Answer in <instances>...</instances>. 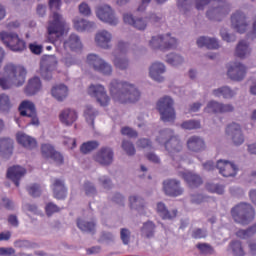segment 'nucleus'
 Wrapping results in <instances>:
<instances>
[{
  "mask_svg": "<svg viewBox=\"0 0 256 256\" xmlns=\"http://www.w3.org/2000/svg\"><path fill=\"white\" fill-rule=\"evenodd\" d=\"M109 91L115 103H137L141 98V92L129 82L112 80L109 85Z\"/></svg>",
  "mask_w": 256,
  "mask_h": 256,
  "instance_id": "f257e3e1",
  "label": "nucleus"
},
{
  "mask_svg": "<svg viewBox=\"0 0 256 256\" xmlns=\"http://www.w3.org/2000/svg\"><path fill=\"white\" fill-rule=\"evenodd\" d=\"M27 77V69L21 65L8 63L0 74V87L3 91H9L13 87H22Z\"/></svg>",
  "mask_w": 256,
  "mask_h": 256,
  "instance_id": "f03ea898",
  "label": "nucleus"
},
{
  "mask_svg": "<svg viewBox=\"0 0 256 256\" xmlns=\"http://www.w3.org/2000/svg\"><path fill=\"white\" fill-rule=\"evenodd\" d=\"M66 33H69V26L63 16L59 13L54 12L49 19L47 26V39L50 43L55 45L57 51H59V40Z\"/></svg>",
  "mask_w": 256,
  "mask_h": 256,
  "instance_id": "7ed1b4c3",
  "label": "nucleus"
},
{
  "mask_svg": "<svg viewBox=\"0 0 256 256\" xmlns=\"http://www.w3.org/2000/svg\"><path fill=\"white\" fill-rule=\"evenodd\" d=\"M156 141L160 145H164L169 153H179V150L182 149L181 141H179L177 136H173V130L171 129L160 131L156 137Z\"/></svg>",
  "mask_w": 256,
  "mask_h": 256,
  "instance_id": "20e7f679",
  "label": "nucleus"
},
{
  "mask_svg": "<svg viewBox=\"0 0 256 256\" xmlns=\"http://www.w3.org/2000/svg\"><path fill=\"white\" fill-rule=\"evenodd\" d=\"M231 215L236 223L247 225L249 221H253L255 218V210L251 204L240 203L232 208Z\"/></svg>",
  "mask_w": 256,
  "mask_h": 256,
  "instance_id": "39448f33",
  "label": "nucleus"
},
{
  "mask_svg": "<svg viewBox=\"0 0 256 256\" xmlns=\"http://www.w3.org/2000/svg\"><path fill=\"white\" fill-rule=\"evenodd\" d=\"M0 41H2L3 45L10 49V51H14L16 53L25 51L27 47L25 40L21 39L19 34L15 32L1 31Z\"/></svg>",
  "mask_w": 256,
  "mask_h": 256,
  "instance_id": "423d86ee",
  "label": "nucleus"
},
{
  "mask_svg": "<svg viewBox=\"0 0 256 256\" xmlns=\"http://www.w3.org/2000/svg\"><path fill=\"white\" fill-rule=\"evenodd\" d=\"M173 105H175V102L170 96H164L159 99L157 103V109L164 123H173V121H175L176 115Z\"/></svg>",
  "mask_w": 256,
  "mask_h": 256,
  "instance_id": "0eeeda50",
  "label": "nucleus"
},
{
  "mask_svg": "<svg viewBox=\"0 0 256 256\" xmlns=\"http://www.w3.org/2000/svg\"><path fill=\"white\" fill-rule=\"evenodd\" d=\"M86 63L93 71L101 75L109 76L113 73V66L97 54H89L86 58Z\"/></svg>",
  "mask_w": 256,
  "mask_h": 256,
  "instance_id": "6e6552de",
  "label": "nucleus"
},
{
  "mask_svg": "<svg viewBox=\"0 0 256 256\" xmlns=\"http://www.w3.org/2000/svg\"><path fill=\"white\" fill-rule=\"evenodd\" d=\"M95 15L102 23H107L113 27L119 24V18L115 15V10L109 4L98 5L95 8Z\"/></svg>",
  "mask_w": 256,
  "mask_h": 256,
  "instance_id": "1a4fd4ad",
  "label": "nucleus"
},
{
  "mask_svg": "<svg viewBox=\"0 0 256 256\" xmlns=\"http://www.w3.org/2000/svg\"><path fill=\"white\" fill-rule=\"evenodd\" d=\"M148 45L150 49L167 51V49H173L177 47V39L169 35H157L153 36L149 40Z\"/></svg>",
  "mask_w": 256,
  "mask_h": 256,
  "instance_id": "9d476101",
  "label": "nucleus"
},
{
  "mask_svg": "<svg viewBox=\"0 0 256 256\" xmlns=\"http://www.w3.org/2000/svg\"><path fill=\"white\" fill-rule=\"evenodd\" d=\"M57 69V57L50 55L44 56L40 62V75L49 81L53 77V71Z\"/></svg>",
  "mask_w": 256,
  "mask_h": 256,
  "instance_id": "9b49d317",
  "label": "nucleus"
},
{
  "mask_svg": "<svg viewBox=\"0 0 256 256\" xmlns=\"http://www.w3.org/2000/svg\"><path fill=\"white\" fill-rule=\"evenodd\" d=\"M227 75L232 81H243L247 75V66L241 62H230L227 66Z\"/></svg>",
  "mask_w": 256,
  "mask_h": 256,
  "instance_id": "f8f14e48",
  "label": "nucleus"
},
{
  "mask_svg": "<svg viewBox=\"0 0 256 256\" xmlns=\"http://www.w3.org/2000/svg\"><path fill=\"white\" fill-rule=\"evenodd\" d=\"M88 93L91 95V97H95L96 101L102 107H107V105H109V102L111 101L103 85H90L88 88Z\"/></svg>",
  "mask_w": 256,
  "mask_h": 256,
  "instance_id": "ddd939ff",
  "label": "nucleus"
},
{
  "mask_svg": "<svg viewBox=\"0 0 256 256\" xmlns=\"http://www.w3.org/2000/svg\"><path fill=\"white\" fill-rule=\"evenodd\" d=\"M231 25L237 33H245L249 29V22H247V16L243 11L237 10L231 16Z\"/></svg>",
  "mask_w": 256,
  "mask_h": 256,
  "instance_id": "4468645a",
  "label": "nucleus"
},
{
  "mask_svg": "<svg viewBox=\"0 0 256 256\" xmlns=\"http://www.w3.org/2000/svg\"><path fill=\"white\" fill-rule=\"evenodd\" d=\"M226 135L232 139V143L236 146L243 145L245 143V136L241 130L239 123H231L226 127Z\"/></svg>",
  "mask_w": 256,
  "mask_h": 256,
  "instance_id": "2eb2a0df",
  "label": "nucleus"
},
{
  "mask_svg": "<svg viewBox=\"0 0 256 256\" xmlns=\"http://www.w3.org/2000/svg\"><path fill=\"white\" fill-rule=\"evenodd\" d=\"M123 22L126 25H130L134 29H137V31H145L147 27H149L147 17H135L131 13L123 14Z\"/></svg>",
  "mask_w": 256,
  "mask_h": 256,
  "instance_id": "dca6fc26",
  "label": "nucleus"
},
{
  "mask_svg": "<svg viewBox=\"0 0 256 256\" xmlns=\"http://www.w3.org/2000/svg\"><path fill=\"white\" fill-rule=\"evenodd\" d=\"M111 41H113V34L109 30H99L94 36V43L100 49H111Z\"/></svg>",
  "mask_w": 256,
  "mask_h": 256,
  "instance_id": "f3484780",
  "label": "nucleus"
},
{
  "mask_svg": "<svg viewBox=\"0 0 256 256\" xmlns=\"http://www.w3.org/2000/svg\"><path fill=\"white\" fill-rule=\"evenodd\" d=\"M216 167L223 177H235L239 171L237 165L228 160H218Z\"/></svg>",
  "mask_w": 256,
  "mask_h": 256,
  "instance_id": "a211bd4d",
  "label": "nucleus"
},
{
  "mask_svg": "<svg viewBox=\"0 0 256 256\" xmlns=\"http://www.w3.org/2000/svg\"><path fill=\"white\" fill-rule=\"evenodd\" d=\"M79 119V113L73 108H65L59 114V121L65 127H71Z\"/></svg>",
  "mask_w": 256,
  "mask_h": 256,
  "instance_id": "6ab92c4d",
  "label": "nucleus"
},
{
  "mask_svg": "<svg viewBox=\"0 0 256 256\" xmlns=\"http://www.w3.org/2000/svg\"><path fill=\"white\" fill-rule=\"evenodd\" d=\"M165 71H167V68L163 62H153L149 67V77H151L153 81L163 83V81H165V77L163 76Z\"/></svg>",
  "mask_w": 256,
  "mask_h": 256,
  "instance_id": "aec40b11",
  "label": "nucleus"
},
{
  "mask_svg": "<svg viewBox=\"0 0 256 256\" xmlns=\"http://www.w3.org/2000/svg\"><path fill=\"white\" fill-rule=\"evenodd\" d=\"M27 175V169L23 166L14 165L9 167L7 170V178L14 182L16 187H19V182L22 180L23 177Z\"/></svg>",
  "mask_w": 256,
  "mask_h": 256,
  "instance_id": "412c9836",
  "label": "nucleus"
},
{
  "mask_svg": "<svg viewBox=\"0 0 256 256\" xmlns=\"http://www.w3.org/2000/svg\"><path fill=\"white\" fill-rule=\"evenodd\" d=\"M234 107L231 104H222L217 101L211 100L204 108L205 113H231Z\"/></svg>",
  "mask_w": 256,
  "mask_h": 256,
  "instance_id": "4be33fe9",
  "label": "nucleus"
},
{
  "mask_svg": "<svg viewBox=\"0 0 256 256\" xmlns=\"http://www.w3.org/2000/svg\"><path fill=\"white\" fill-rule=\"evenodd\" d=\"M163 190L166 195H170L171 197H179V195H183V188H181V183L177 180L164 181Z\"/></svg>",
  "mask_w": 256,
  "mask_h": 256,
  "instance_id": "5701e85b",
  "label": "nucleus"
},
{
  "mask_svg": "<svg viewBox=\"0 0 256 256\" xmlns=\"http://www.w3.org/2000/svg\"><path fill=\"white\" fill-rule=\"evenodd\" d=\"M94 161L100 165H111L113 163V150L109 147L101 148L95 154Z\"/></svg>",
  "mask_w": 256,
  "mask_h": 256,
  "instance_id": "b1692460",
  "label": "nucleus"
},
{
  "mask_svg": "<svg viewBox=\"0 0 256 256\" xmlns=\"http://www.w3.org/2000/svg\"><path fill=\"white\" fill-rule=\"evenodd\" d=\"M51 189L55 199H65V197H67V186H65V180L54 178L51 183Z\"/></svg>",
  "mask_w": 256,
  "mask_h": 256,
  "instance_id": "393cba45",
  "label": "nucleus"
},
{
  "mask_svg": "<svg viewBox=\"0 0 256 256\" xmlns=\"http://www.w3.org/2000/svg\"><path fill=\"white\" fill-rule=\"evenodd\" d=\"M64 49H69L74 53H79V51L83 50V42H81V38L77 34H71L64 42Z\"/></svg>",
  "mask_w": 256,
  "mask_h": 256,
  "instance_id": "a878e982",
  "label": "nucleus"
},
{
  "mask_svg": "<svg viewBox=\"0 0 256 256\" xmlns=\"http://www.w3.org/2000/svg\"><path fill=\"white\" fill-rule=\"evenodd\" d=\"M42 155L46 159H53L57 165H61L63 163V155L61 153L56 152L55 148L51 144H43L42 145Z\"/></svg>",
  "mask_w": 256,
  "mask_h": 256,
  "instance_id": "bb28decb",
  "label": "nucleus"
},
{
  "mask_svg": "<svg viewBox=\"0 0 256 256\" xmlns=\"http://www.w3.org/2000/svg\"><path fill=\"white\" fill-rule=\"evenodd\" d=\"M179 176L182 177V179H184L187 185L190 186L191 188L199 187V185L203 183V180H201V177L199 175L189 170H185L183 172L180 171Z\"/></svg>",
  "mask_w": 256,
  "mask_h": 256,
  "instance_id": "cd10ccee",
  "label": "nucleus"
},
{
  "mask_svg": "<svg viewBox=\"0 0 256 256\" xmlns=\"http://www.w3.org/2000/svg\"><path fill=\"white\" fill-rule=\"evenodd\" d=\"M51 95L56 101H65L69 97V87L65 84H55L51 89Z\"/></svg>",
  "mask_w": 256,
  "mask_h": 256,
  "instance_id": "c85d7f7f",
  "label": "nucleus"
},
{
  "mask_svg": "<svg viewBox=\"0 0 256 256\" xmlns=\"http://www.w3.org/2000/svg\"><path fill=\"white\" fill-rule=\"evenodd\" d=\"M16 141L17 143H19V145L25 147V149H35V147H37V141L35 140V138L23 132H18L16 134Z\"/></svg>",
  "mask_w": 256,
  "mask_h": 256,
  "instance_id": "c756f323",
  "label": "nucleus"
},
{
  "mask_svg": "<svg viewBox=\"0 0 256 256\" xmlns=\"http://www.w3.org/2000/svg\"><path fill=\"white\" fill-rule=\"evenodd\" d=\"M187 147L189 151L199 153V151H205V140L199 136H192L187 140Z\"/></svg>",
  "mask_w": 256,
  "mask_h": 256,
  "instance_id": "7c9ffc66",
  "label": "nucleus"
},
{
  "mask_svg": "<svg viewBox=\"0 0 256 256\" xmlns=\"http://www.w3.org/2000/svg\"><path fill=\"white\" fill-rule=\"evenodd\" d=\"M19 111L22 117H33L37 113L35 104L29 100H24L20 103Z\"/></svg>",
  "mask_w": 256,
  "mask_h": 256,
  "instance_id": "2f4dec72",
  "label": "nucleus"
},
{
  "mask_svg": "<svg viewBox=\"0 0 256 256\" xmlns=\"http://www.w3.org/2000/svg\"><path fill=\"white\" fill-rule=\"evenodd\" d=\"M156 211L162 219H175L177 217V210H167V206L163 202L156 204Z\"/></svg>",
  "mask_w": 256,
  "mask_h": 256,
  "instance_id": "473e14b6",
  "label": "nucleus"
},
{
  "mask_svg": "<svg viewBox=\"0 0 256 256\" xmlns=\"http://www.w3.org/2000/svg\"><path fill=\"white\" fill-rule=\"evenodd\" d=\"M198 47H206L207 49H219V41L215 38L202 36L197 39Z\"/></svg>",
  "mask_w": 256,
  "mask_h": 256,
  "instance_id": "72a5a7b5",
  "label": "nucleus"
},
{
  "mask_svg": "<svg viewBox=\"0 0 256 256\" xmlns=\"http://www.w3.org/2000/svg\"><path fill=\"white\" fill-rule=\"evenodd\" d=\"M235 55L240 59H245L248 55H251V48L247 41H240L236 47Z\"/></svg>",
  "mask_w": 256,
  "mask_h": 256,
  "instance_id": "f704fd0d",
  "label": "nucleus"
},
{
  "mask_svg": "<svg viewBox=\"0 0 256 256\" xmlns=\"http://www.w3.org/2000/svg\"><path fill=\"white\" fill-rule=\"evenodd\" d=\"M41 87V79H39V77L31 78L26 87V93H28V95H35V93L41 91Z\"/></svg>",
  "mask_w": 256,
  "mask_h": 256,
  "instance_id": "c9c22d12",
  "label": "nucleus"
},
{
  "mask_svg": "<svg viewBox=\"0 0 256 256\" xmlns=\"http://www.w3.org/2000/svg\"><path fill=\"white\" fill-rule=\"evenodd\" d=\"M13 108V101L11 100V96L6 93L0 94V111L2 113H9Z\"/></svg>",
  "mask_w": 256,
  "mask_h": 256,
  "instance_id": "e433bc0d",
  "label": "nucleus"
},
{
  "mask_svg": "<svg viewBox=\"0 0 256 256\" xmlns=\"http://www.w3.org/2000/svg\"><path fill=\"white\" fill-rule=\"evenodd\" d=\"M1 155H11L13 153V141L10 138H0Z\"/></svg>",
  "mask_w": 256,
  "mask_h": 256,
  "instance_id": "4c0bfd02",
  "label": "nucleus"
},
{
  "mask_svg": "<svg viewBox=\"0 0 256 256\" xmlns=\"http://www.w3.org/2000/svg\"><path fill=\"white\" fill-rule=\"evenodd\" d=\"M235 95L233 90H230L229 87L224 86L213 91L214 97H224V99H231Z\"/></svg>",
  "mask_w": 256,
  "mask_h": 256,
  "instance_id": "58836bf2",
  "label": "nucleus"
},
{
  "mask_svg": "<svg viewBox=\"0 0 256 256\" xmlns=\"http://www.w3.org/2000/svg\"><path fill=\"white\" fill-rule=\"evenodd\" d=\"M228 251L234 256H245V250L243 249L241 241H233L229 245Z\"/></svg>",
  "mask_w": 256,
  "mask_h": 256,
  "instance_id": "ea45409f",
  "label": "nucleus"
},
{
  "mask_svg": "<svg viewBox=\"0 0 256 256\" xmlns=\"http://www.w3.org/2000/svg\"><path fill=\"white\" fill-rule=\"evenodd\" d=\"M166 61L173 67H179V65H183V63H185V58L179 54L172 53L167 55Z\"/></svg>",
  "mask_w": 256,
  "mask_h": 256,
  "instance_id": "a19ab883",
  "label": "nucleus"
},
{
  "mask_svg": "<svg viewBox=\"0 0 256 256\" xmlns=\"http://www.w3.org/2000/svg\"><path fill=\"white\" fill-rule=\"evenodd\" d=\"M113 65L116 66L117 69H127L129 67V60L127 58H121L119 56H114L112 58Z\"/></svg>",
  "mask_w": 256,
  "mask_h": 256,
  "instance_id": "79ce46f5",
  "label": "nucleus"
},
{
  "mask_svg": "<svg viewBox=\"0 0 256 256\" xmlns=\"http://www.w3.org/2000/svg\"><path fill=\"white\" fill-rule=\"evenodd\" d=\"M206 189L210 193H216V195H223L225 193V186L221 184L208 183Z\"/></svg>",
  "mask_w": 256,
  "mask_h": 256,
  "instance_id": "37998d69",
  "label": "nucleus"
},
{
  "mask_svg": "<svg viewBox=\"0 0 256 256\" xmlns=\"http://www.w3.org/2000/svg\"><path fill=\"white\" fill-rule=\"evenodd\" d=\"M99 147V142L97 141H89L82 144L80 147L81 153L87 154L91 153V151H94V149H97Z\"/></svg>",
  "mask_w": 256,
  "mask_h": 256,
  "instance_id": "c03bdc74",
  "label": "nucleus"
},
{
  "mask_svg": "<svg viewBox=\"0 0 256 256\" xmlns=\"http://www.w3.org/2000/svg\"><path fill=\"white\" fill-rule=\"evenodd\" d=\"M77 225H78V228L81 231H86V232L91 233V231H94V229H95V223L88 222V221H85L83 219H79L78 222H77Z\"/></svg>",
  "mask_w": 256,
  "mask_h": 256,
  "instance_id": "a18cd8bd",
  "label": "nucleus"
},
{
  "mask_svg": "<svg viewBox=\"0 0 256 256\" xmlns=\"http://www.w3.org/2000/svg\"><path fill=\"white\" fill-rule=\"evenodd\" d=\"M182 129L191 131L193 129H201V122L199 120H188L181 124Z\"/></svg>",
  "mask_w": 256,
  "mask_h": 256,
  "instance_id": "49530a36",
  "label": "nucleus"
},
{
  "mask_svg": "<svg viewBox=\"0 0 256 256\" xmlns=\"http://www.w3.org/2000/svg\"><path fill=\"white\" fill-rule=\"evenodd\" d=\"M96 116H97V111L93 109V106H86L84 110V117L87 123H93V121H95Z\"/></svg>",
  "mask_w": 256,
  "mask_h": 256,
  "instance_id": "de8ad7c7",
  "label": "nucleus"
},
{
  "mask_svg": "<svg viewBox=\"0 0 256 256\" xmlns=\"http://www.w3.org/2000/svg\"><path fill=\"white\" fill-rule=\"evenodd\" d=\"M60 63H62L65 69H69V67H73V65H77V59L71 56V54H68L62 57V59L60 60Z\"/></svg>",
  "mask_w": 256,
  "mask_h": 256,
  "instance_id": "09e8293b",
  "label": "nucleus"
},
{
  "mask_svg": "<svg viewBox=\"0 0 256 256\" xmlns=\"http://www.w3.org/2000/svg\"><path fill=\"white\" fill-rule=\"evenodd\" d=\"M206 15L208 19H215L216 21H219V17L223 15V8L209 9Z\"/></svg>",
  "mask_w": 256,
  "mask_h": 256,
  "instance_id": "8fccbe9b",
  "label": "nucleus"
},
{
  "mask_svg": "<svg viewBox=\"0 0 256 256\" xmlns=\"http://www.w3.org/2000/svg\"><path fill=\"white\" fill-rule=\"evenodd\" d=\"M129 203L131 209H139V207H143V199L136 195L130 196Z\"/></svg>",
  "mask_w": 256,
  "mask_h": 256,
  "instance_id": "3c124183",
  "label": "nucleus"
},
{
  "mask_svg": "<svg viewBox=\"0 0 256 256\" xmlns=\"http://www.w3.org/2000/svg\"><path fill=\"white\" fill-rule=\"evenodd\" d=\"M153 231H155V224H153V222H147L144 224L142 234L145 235V237H151L153 235Z\"/></svg>",
  "mask_w": 256,
  "mask_h": 256,
  "instance_id": "603ef678",
  "label": "nucleus"
},
{
  "mask_svg": "<svg viewBox=\"0 0 256 256\" xmlns=\"http://www.w3.org/2000/svg\"><path fill=\"white\" fill-rule=\"evenodd\" d=\"M80 15H83L84 17H91L92 11L91 6L89 4L83 2L78 7Z\"/></svg>",
  "mask_w": 256,
  "mask_h": 256,
  "instance_id": "864d4df0",
  "label": "nucleus"
},
{
  "mask_svg": "<svg viewBox=\"0 0 256 256\" xmlns=\"http://www.w3.org/2000/svg\"><path fill=\"white\" fill-rule=\"evenodd\" d=\"M15 245L20 249H34V247H37V244L29 240H19L15 243Z\"/></svg>",
  "mask_w": 256,
  "mask_h": 256,
  "instance_id": "5fc2aeb1",
  "label": "nucleus"
},
{
  "mask_svg": "<svg viewBox=\"0 0 256 256\" xmlns=\"http://www.w3.org/2000/svg\"><path fill=\"white\" fill-rule=\"evenodd\" d=\"M122 149L125 151L126 155H133L135 153V146L129 141L124 140L122 142Z\"/></svg>",
  "mask_w": 256,
  "mask_h": 256,
  "instance_id": "6e6d98bb",
  "label": "nucleus"
},
{
  "mask_svg": "<svg viewBox=\"0 0 256 256\" xmlns=\"http://www.w3.org/2000/svg\"><path fill=\"white\" fill-rule=\"evenodd\" d=\"M28 193L32 195V197H39L41 195V186L37 184H31L28 186Z\"/></svg>",
  "mask_w": 256,
  "mask_h": 256,
  "instance_id": "4d7b16f0",
  "label": "nucleus"
},
{
  "mask_svg": "<svg viewBox=\"0 0 256 256\" xmlns=\"http://www.w3.org/2000/svg\"><path fill=\"white\" fill-rule=\"evenodd\" d=\"M220 35L223 41H226L227 43H232L236 39V37L233 34H229V32H227V30L225 29H222L220 31Z\"/></svg>",
  "mask_w": 256,
  "mask_h": 256,
  "instance_id": "13d9d810",
  "label": "nucleus"
},
{
  "mask_svg": "<svg viewBox=\"0 0 256 256\" xmlns=\"http://www.w3.org/2000/svg\"><path fill=\"white\" fill-rule=\"evenodd\" d=\"M197 249L201 251V253H204L205 255H208L209 253H213V247L209 244H197Z\"/></svg>",
  "mask_w": 256,
  "mask_h": 256,
  "instance_id": "bf43d9fd",
  "label": "nucleus"
},
{
  "mask_svg": "<svg viewBox=\"0 0 256 256\" xmlns=\"http://www.w3.org/2000/svg\"><path fill=\"white\" fill-rule=\"evenodd\" d=\"M73 25H74V29H76V31H79L80 33H83V30L79 29V27H85V19H83V18H74L73 19Z\"/></svg>",
  "mask_w": 256,
  "mask_h": 256,
  "instance_id": "052dcab7",
  "label": "nucleus"
},
{
  "mask_svg": "<svg viewBox=\"0 0 256 256\" xmlns=\"http://www.w3.org/2000/svg\"><path fill=\"white\" fill-rule=\"evenodd\" d=\"M95 27H96L95 22L85 20L84 27H78V29L83 30V32H85V31L89 32V31H93V29H95Z\"/></svg>",
  "mask_w": 256,
  "mask_h": 256,
  "instance_id": "680f3d73",
  "label": "nucleus"
},
{
  "mask_svg": "<svg viewBox=\"0 0 256 256\" xmlns=\"http://www.w3.org/2000/svg\"><path fill=\"white\" fill-rule=\"evenodd\" d=\"M58 211H60V209L57 207V205H55L53 203H48L46 205L47 215H53V213H58Z\"/></svg>",
  "mask_w": 256,
  "mask_h": 256,
  "instance_id": "e2e57ef3",
  "label": "nucleus"
},
{
  "mask_svg": "<svg viewBox=\"0 0 256 256\" xmlns=\"http://www.w3.org/2000/svg\"><path fill=\"white\" fill-rule=\"evenodd\" d=\"M121 133L127 137H137V132L130 127L122 128Z\"/></svg>",
  "mask_w": 256,
  "mask_h": 256,
  "instance_id": "0e129e2a",
  "label": "nucleus"
},
{
  "mask_svg": "<svg viewBox=\"0 0 256 256\" xmlns=\"http://www.w3.org/2000/svg\"><path fill=\"white\" fill-rule=\"evenodd\" d=\"M120 235H121L123 244L127 245V243H129V237L131 236V232H129L128 229H122L120 232Z\"/></svg>",
  "mask_w": 256,
  "mask_h": 256,
  "instance_id": "69168bd1",
  "label": "nucleus"
},
{
  "mask_svg": "<svg viewBox=\"0 0 256 256\" xmlns=\"http://www.w3.org/2000/svg\"><path fill=\"white\" fill-rule=\"evenodd\" d=\"M146 19L148 21V25L149 23H151L152 25H155V23H159L161 21V17L157 14H150L146 16Z\"/></svg>",
  "mask_w": 256,
  "mask_h": 256,
  "instance_id": "338daca9",
  "label": "nucleus"
},
{
  "mask_svg": "<svg viewBox=\"0 0 256 256\" xmlns=\"http://www.w3.org/2000/svg\"><path fill=\"white\" fill-rule=\"evenodd\" d=\"M15 255V249L0 247V256H10Z\"/></svg>",
  "mask_w": 256,
  "mask_h": 256,
  "instance_id": "774afa93",
  "label": "nucleus"
}]
</instances>
